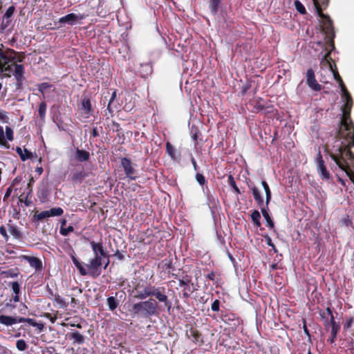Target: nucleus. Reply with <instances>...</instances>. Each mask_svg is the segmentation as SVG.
<instances>
[{
  "mask_svg": "<svg viewBox=\"0 0 354 354\" xmlns=\"http://www.w3.org/2000/svg\"><path fill=\"white\" fill-rule=\"evenodd\" d=\"M187 336L194 342H203L201 333L195 328L191 327L186 333Z\"/></svg>",
  "mask_w": 354,
  "mask_h": 354,
  "instance_id": "24",
  "label": "nucleus"
},
{
  "mask_svg": "<svg viewBox=\"0 0 354 354\" xmlns=\"http://www.w3.org/2000/svg\"><path fill=\"white\" fill-rule=\"evenodd\" d=\"M353 322H354V318L353 317L348 318L346 320V322H345V324H344V329L346 330L348 328L351 327L353 324Z\"/></svg>",
  "mask_w": 354,
  "mask_h": 354,
  "instance_id": "60",
  "label": "nucleus"
},
{
  "mask_svg": "<svg viewBox=\"0 0 354 354\" xmlns=\"http://www.w3.org/2000/svg\"><path fill=\"white\" fill-rule=\"evenodd\" d=\"M209 10L212 15H216L218 12V6L221 0H209Z\"/></svg>",
  "mask_w": 354,
  "mask_h": 354,
  "instance_id": "35",
  "label": "nucleus"
},
{
  "mask_svg": "<svg viewBox=\"0 0 354 354\" xmlns=\"http://www.w3.org/2000/svg\"><path fill=\"white\" fill-rule=\"evenodd\" d=\"M263 237L265 239L266 244L270 246L272 248V249L273 250V251L275 253H277V249L276 248V246L274 245V244L272 243V239L270 238V236L268 234H266L263 236Z\"/></svg>",
  "mask_w": 354,
  "mask_h": 354,
  "instance_id": "48",
  "label": "nucleus"
},
{
  "mask_svg": "<svg viewBox=\"0 0 354 354\" xmlns=\"http://www.w3.org/2000/svg\"><path fill=\"white\" fill-rule=\"evenodd\" d=\"M16 152L19 156L21 160L22 161H25L29 158H31L32 157V153L29 151L26 148L22 150L21 147H16Z\"/></svg>",
  "mask_w": 354,
  "mask_h": 354,
  "instance_id": "29",
  "label": "nucleus"
},
{
  "mask_svg": "<svg viewBox=\"0 0 354 354\" xmlns=\"http://www.w3.org/2000/svg\"><path fill=\"white\" fill-rule=\"evenodd\" d=\"M326 62L328 65H329V68L330 69V71H332L333 74V77H334V79L335 80H337V82L338 83L340 82V81H343L341 76L339 75L338 71H337V69L336 68V65L334 64V67L335 68H333V65L331 64L330 63V61H332V58L330 57V52H328L326 53L324 57H323V59H322V62Z\"/></svg>",
  "mask_w": 354,
  "mask_h": 354,
  "instance_id": "19",
  "label": "nucleus"
},
{
  "mask_svg": "<svg viewBox=\"0 0 354 354\" xmlns=\"http://www.w3.org/2000/svg\"><path fill=\"white\" fill-rule=\"evenodd\" d=\"M87 176L88 175L85 172L84 168L80 167L75 168L71 171L68 180L73 184H81Z\"/></svg>",
  "mask_w": 354,
  "mask_h": 354,
  "instance_id": "13",
  "label": "nucleus"
},
{
  "mask_svg": "<svg viewBox=\"0 0 354 354\" xmlns=\"http://www.w3.org/2000/svg\"><path fill=\"white\" fill-rule=\"evenodd\" d=\"M248 186L250 190L252 192L254 199L257 205L262 207L264 204V201L258 187H256L253 183H248Z\"/></svg>",
  "mask_w": 354,
  "mask_h": 354,
  "instance_id": "18",
  "label": "nucleus"
},
{
  "mask_svg": "<svg viewBox=\"0 0 354 354\" xmlns=\"http://www.w3.org/2000/svg\"><path fill=\"white\" fill-rule=\"evenodd\" d=\"M11 53L14 54L13 57L11 55L10 56L7 55V57L9 58V63L10 62L11 60H15L16 62H22L24 61V55H21V56H18L17 57H15V55L17 54V53L15 50H12Z\"/></svg>",
  "mask_w": 354,
  "mask_h": 354,
  "instance_id": "50",
  "label": "nucleus"
},
{
  "mask_svg": "<svg viewBox=\"0 0 354 354\" xmlns=\"http://www.w3.org/2000/svg\"><path fill=\"white\" fill-rule=\"evenodd\" d=\"M344 224L346 225V226H351L352 224H353V221L352 220L349 218L348 216H347L346 218H344Z\"/></svg>",
  "mask_w": 354,
  "mask_h": 354,
  "instance_id": "63",
  "label": "nucleus"
},
{
  "mask_svg": "<svg viewBox=\"0 0 354 354\" xmlns=\"http://www.w3.org/2000/svg\"><path fill=\"white\" fill-rule=\"evenodd\" d=\"M294 4L295 9L298 12H299L301 15H304L306 13V8L301 1H299V0H296Z\"/></svg>",
  "mask_w": 354,
  "mask_h": 354,
  "instance_id": "43",
  "label": "nucleus"
},
{
  "mask_svg": "<svg viewBox=\"0 0 354 354\" xmlns=\"http://www.w3.org/2000/svg\"><path fill=\"white\" fill-rule=\"evenodd\" d=\"M326 313L328 315H330V319H329V326H331V328L333 327V324L335 325H340L339 324L337 323L335 320V317L333 313V310L330 307H327L326 309Z\"/></svg>",
  "mask_w": 354,
  "mask_h": 354,
  "instance_id": "40",
  "label": "nucleus"
},
{
  "mask_svg": "<svg viewBox=\"0 0 354 354\" xmlns=\"http://www.w3.org/2000/svg\"><path fill=\"white\" fill-rule=\"evenodd\" d=\"M261 99L257 101L256 104L254 106L253 112L257 113L259 111H262L266 109V106L264 104L261 103Z\"/></svg>",
  "mask_w": 354,
  "mask_h": 354,
  "instance_id": "46",
  "label": "nucleus"
},
{
  "mask_svg": "<svg viewBox=\"0 0 354 354\" xmlns=\"http://www.w3.org/2000/svg\"><path fill=\"white\" fill-rule=\"evenodd\" d=\"M46 108L47 106L44 102H41L39 105L38 113L40 118L42 120L45 118Z\"/></svg>",
  "mask_w": 354,
  "mask_h": 354,
  "instance_id": "41",
  "label": "nucleus"
},
{
  "mask_svg": "<svg viewBox=\"0 0 354 354\" xmlns=\"http://www.w3.org/2000/svg\"><path fill=\"white\" fill-rule=\"evenodd\" d=\"M342 95L344 100L348 99V97H351L347 88L342 89Z\"/></svg>",
  "mask_w": 354,
  "mask_h": 354,
  "instance_id": "61",
  "label": "nucleus"
},
{
  "mask_svg": "<svg viewBox=\"0 0 354 354\" xmlns=\"http://www.w3.org/2000/svg\"><path fill=\"white\" fill-rule=\"evenodd\" d=\"M156 286L151 285L146 281L140 280L133 288V297L138 300H144L153 297Z\"/></svg>",
  "mask_w": 354,
  "mask_h": 354,
  "instance_id": "6",
  "label": "nucleus"
},
{
  "mask_svg": "<svg viewBox=\"0 0 354 354\" xmlns=\"http://www.w3.org/2000/svg\"><path fill=\"white\" fill-rule=\"evenodd\" d=\"M121 166L122 167L124 174L130 180H135L138 178V173L133 166L131 160L127 157L121 158Z\"/></svg>",
  "mask_w": 354,
  "mask_h": 354,
  "instance_id": "10",
  "label": "nucleus"
},
{
  "mask_svg": "<svg viewBox=\"0 0 354 354\" xmlns=\"http://www.w3.org/2000/svg\"><path fill=\"white\" fill-rule=\"evenodd\" d=\"M5 133L6 138L4 135L3 128V127L0 126V146H2L6 149H9L10 145L8 143L6 139L9 141H12L14 140V132L10 127L6 126Z\"/></svg>",
  "mask_w": 354,
  "mask_h": 354,
  "instance_id": "11",
  "label": "nucleus"
},
{
  "mask_svg": "<svg viewBox=\"0 0 354 354\" xmlns=\"http://www.w3.org/2000/svg\"><path fill=\"white\" fill-rule=\"evenodd\" d=\"M64 213V210L62 207H53L49 210L43 211L38 214H35L32 217V221L36 223L39 221H41L45 218H49L50 216H59L62 215Z\"/></svg>",
  "mask_w": 354,
  "mask_h": 354,
  "instance_id": "8",
  "label": "nucleus"
},
{
  "mask_svg": "<svg viewBox=\"0 0 354 354\" xmlns=\"http://www.w3.org/2000/svg\"><path fill=\"white\" fill-rule=\"evenodd\" d=\"M251 219L256 227L261 226V214L259 212L257 209H254L251 214Z\"/></svg>",
  "mask_w": 354,
  "mask_h": 354,
  "instance_id": "36",
  "label": "nucleus"
},
{
  "mask_svg": "<svg viewBox=\"0 0 354 354\" xmlns=\"http://www.w3.org/2000/svg\"><path fill=\"white\" fill-rule=\"evenodd\" d=\"M179 286L183 287V298L188 299L190 297V295L194 290H191V287L189 286V283L191 282L190 279L183 280L179 279Z\"/></svg>",
  "mask_w": 354,
  "mask_h": 354,
  "instance_id": "22",
  "label": "nucleus"
},
{
  "mask_svg": "<svg viewBox=\"0 0 354 354\" xmlns=\"http://www.w3.org/2000/svg\"><path fill=\"white\" fill-rule=\"evenodd\" d=\"M69 339L73 340V344H82L84 343L85 337L79 331L75 330L67 334Z\"/></svg>",
  "mask_w": 354,
  "mask_h": 354,
  "instance_id": "23",
  "label": "nucleus"
},
{
  "mask_svg": "<svg viewBox=\"0 0 354 354\" xmlns=\"http://www.w3.org/2000/svg\"><path fill=\"white\" fill-rule=\"evenodd\" d=\"M50 87H52V85L49 83L43 82L38 85V90L41 93L44 94L45 93V91Z\"/></svg>",
  "mask_w": 354,
  "mask_h": 354,
  "instance_id": "51",
  "label": "nucleus"
},
{
  "mask_svg": "<svg viewBox=\"0 0 354 354\" xmlns=\"http://www.w3.org/2000/svg\"><path fill=\"white\" fill-rule=\"evenodd\" d=\"M12 289L15 295H19L20 293V285L17 281H13L11 283Z\"/></svg>",
  "mask_w": 354,
  "mask_h": 354,
  "instance_id": "54",
  "label": "nucleus"
},
{
  "mask_svg": "<svg viewBox=\"0 0 354 354\" xmlns=\"http://www.w3.org/2000/svg\"><path fill=\"white\" fill-rule=\"evenodd\" d=\"M118 292H115V296L109 297L106 299L109 309L111 311H114L119 306V300L117 299Z\"/></svg>",
  "mask_w": 354,
  "mask_h": 354,
  "instance_id": "26",
  "label": "nucleus"
},
{
  "mask_svg": "<svg viewBox=\"0 0 354 354\" xmlns=\"http://www.w3.org/2000/svg\"><path fill=\"white\" fill-rule=\"evenodd\" d=\"M352 147L345 142L344 145H336L333 147V151L328 152V154L354 183V174L350 168V166L354 167V154L351 150Z\"/></svg>",
  "mask_w": 354,
  "mask_h": 354,
  "instance_id": "3",
  "label": "nucleus"
},
{
  "mask_svg": "<svg viewBox=\"0 0 354 354\" xmlns=\"http://www.w3.org/2000/svg\"><path fill=\"white\" fill-rule=\"evenodd\" d=\"M32 195V189H30L26 194L23 193L19 196V201L23 202L26 207H29L32 204V201L29 200V197L31 198Z\"/></svg>",
  "mask_w": 354,
  "mask_h": 354,
  "instance_id": "31",
  "label": "nucleus"
},
{
  "mask_svg": "<svg viewBox=\"0 0 354 354\" xmlns=\"http://www.w3.org/2000/svg\"><path fill=\"white\" fill-rule=\"evenodd\" d=\"M23 259L27 261L30 267L34 268L36 270L41 271L43 269L42 261L38 257L24 255Z\"/></svg>",
  "mask_w": 354,
  "mask_h": 354,
  "instance_id": "21",
  "label": "nucleus"
},
{
  "mask_svg": "<svg viewBox=\"0 0 354 354\" xmlns=\"http://www.w3.org/2000/svg\"><path fill=\"white\" fill-rule=\"evenodd\" d=\"M191 133H192V138L195 142V146H196L198 144V134H200V131L197 128H194L193 127H192Z\"/></svg>",
  "mask_w": 354,
  "mask_h": 354,
  "instance_id": "47",
  "label": "nucleus"
},
{
  "mask_svg": "<svg viewBox=\"0 0 354 354\" xmlns=\"http://www.w3.org/2000/svg\"><path fill=\"white\" fill-rule=\"evenodd\" d=\"M90 158L88 151L77 148L75 150V159L79 162H86Z\"/></svg>",
  "mask_w": 354,
  "mask_h": 354,
  "instance_id": "25",
  "label": "nucleus"
},
{
  "mask_svg": "<svg viewBox=\"0 0 354 354\" xmlns=\"http://www.w3.org/2000/svg\"><path fill=\"white\" fill-rule=\"evenodd\" d=\"M74 231V227L72 225H69L67 227H60L59 232L62 236H68L69 233Z\"/></svg>",
  "mask_w": 354,
  "mask_h": 354,
  "instance_id": "45",
  "label": "nucleus"
},
{
  "mask_svg": "<svg viewBox=\"0 0 354 354\" xmlns=\"http://www.w3.org/2000/svg\"><path fill=\"white\" fill-rule=\"evenodd\" d=\"M211 309L213 311L218 312L220 309V301L218 299H216L211 306Z\"/></svg>",
  "mask_w": 354,
  "mask_h": 354,
  "instance_id": "58",
  "label": "nucleus"
},
{
  "mask_svg": "<svg viewBox=\"0 0 354 354\" xmlns=\"http://www.w3.org/2000/svg\"><path fill=\"white\" fill-rule=\"evenodd\" d=\"M166 151L168 155L171 158V159L175 160V149L172 146V145L169 142L166 143Z\"/></svg>",
  "mask_w": 354,
  "mask_h": 354,
  "instance_id": "42",
  "label": "nucleus"
},
{
  "mask_svg": "<svg viewBox=\"0 0 354 354\" xmlns=\"http://www.w3.org/2000/svg\"><path fill=\"white\" fill-rule=\"evenodd\" d=\"M302 322H303L304 332L308 337V338L310 339L311 335H310V331H309V330H308V328L307 327L306 320L305 319H302Z\"/></svg>",
  "mask_w": 354,
  "mask_h": 354,
  "instance_id": "59",
  "label": "nucleus"
},
{
  "mask_svg": "<svg viewBox=\"0 0 354 354\" xmlns=\"http://www.w3.org/2000/svg\"><path fill=\"white\" fill-rule=\"evenodd\" d=\"M313 1L318 16L322 19V21H320L322 31L326 35V37L328 41L330 43L332 48H334L335 46L333 39L335 35L333 21L331 20L329 15H325L323 12V10L328 7L330 0Z\"/></svg>",
  "mask_w": 354,
  "mask_h": 354,
  "instance_id": "4",
  "label": "nucleus"
},
{
  "mask_svg": "<svg viewBox=\"0 0 354 354\" xmlns=\"http://www.w3.org/2000/svg\"><path fill=\"white\" fill-rule=\"evenodd\" d=\"M339 330H340V325L333 324V327H332V328H331L330 335L328 337V339H327V341L328 342H330V344L334 343L337 339V335L339 333Z\"/></svg>",
  "mask_w": 354,
  "mask_h": 354,
  "instance_id": "34",
  "label": "nucleus"
},
{
  "mask_svg": "<svg viewBox=\"0 0 354 354\" xmlns=\"http://www.w3.org/2000/svg\"><path fill=\"white\" fill-rule=\"evenodd\" d=\"M153 297H154V299L156 301L160 312L162 309H164L169 314L171 313L173 309L172 301L167 295L166 288L165 287H156Z\"/></svg>",
  "mask_w": 354,
  "mask_h": 354,
  "instance_id": "7",
  "label": "nucleus"
},
{
  "mask_svg": "<svg viewBox=\"0 0 354 354\" xmlns=\"http://www.w3.org/2000/svg\"><path fill=\"white\" fill-rule=\"evenodd\" d=\"M16 346L17 349L20 351H24L27 348V344L24 339H19L17 341Z\"/></svg>",
  "mask_w": 354,
  "mask_h": 354,
  "instance_id": "49",
  "label": "nucleus"
},
{
  "mask_svg": "<svg viewBox=\"0 0 354 354\" xmlns=\"http://www.w3.org/2000/svg\"><path fill=\"white\" fill-rule=\"evenodd\" d=\"M55 306H58L60 308H66L68 306V304L65 301V300L58 294H55L54 295V299H53Z\"/></svg>",
  "mask_w": 354,
  "mask_h": 354,
  "instance_id": "33",
  "label": "nucleus"
},
{
  "mask_svg": "<svg viewBox=\"0 0 354 354\" xmlns=\"http://www.w3.org/2000/svg\"><path fill=\"white\" fill-rule=\"evenodd\" d=\"M319 314L321 317V318L324 320V325L326 328H328L329 327V319H330V315H328L326 313L325 310H320L319 312Z\"/></svg>",
  "mask_w": 354,
  "mask_h": 354,
  "instance_id": "39",
  "label": "nucleus"
},
{
  "mask_svg": "<svg viewBox=\"0 0 354 354\" xmlns=\"http://www.w3.org/2000/svg\"><path fill=\"white\" fill-rule=\"evenodd\" d=\"M80 109L84 118L87 119L93 114L94 110L91 106V100L89 98L84 97L82 99Z\"/></svg>",
  "mask_w": 354,
  "mask_h": 354,
  "instance_id": "17",
  "label": "nucleus"
},
{
  "mask_svg": "<svg viewBox=\"0 0 354 354\" xmlns=\"http://www.w3.org/2000/svg\"><path fill=\"white\" fill-rule=\"evenodd\" d=\"M132 312L135 315L143 318H149L152 316H158L160 314L156 301L153 298L134 304L132 306Z\"/></svg>",
  "mask_w": 354,
  "mask_h": 354,
  "instance_id": "5",
  "label": "nucleus"
},
{
  "mask_svg": "<svg viewBox=\"0 0 354 354\" xmlns=\"http://www.w3.org/2000/svg\"><path fill=\"white\" fill-rule=\"evenodd\" d=\"M18 323V319L11 316L0 315V324L5 326H12Z\"/></svg>",
  "mask_w": 354,
  "mask_h": 354,
  "instance_id": "28",
  "label": "nucleus"
},
{
  "mask_svg": "<svg viewBox=\"0 0 354 354\" xmlns=\"http://www.w3.org/2000/svg\"><path fill=\"white\" fill-rule=\"evenodd\" d=\"M306 84L315 91H320L322 86L317 82L315 72L312 68H308L306 71Z\"/></svg>",
  "mask_w": 354,
  "mask_h": 354,
  "instance_id": "14",
  "label": "nucleus"
},
{
  "mask_svg": "<svg viewBox=\"0 0 354 354\" xmlns=\"http://www.w3.org/2000/svg\"><path fill=\"white\" fill-rule=\"evenodd\" d=\"M261 185L266 192V205L268 207L269 203L272 199V192L270 189V187L266 180L261 181Z\"/></svg>",
  "mask_w": 354,
  "mask_h": 354,
  "instance_id": "32",
  "label": "nucleus"
},
{
  "mask_svg": "<svg viewBox=\"0 0 354 354\" xmlns=\"http://www.w3.org/2000/svg\"><path fill=\"white\" fill-rule=\"evenodd\" d=\"M26 322L30 325L34 326L35 324V320L32 318H25V317H19L18 318V323H24Z\"/></svg>",
  "mask_w": 354,
  "mask_h": 354,
  "instance_id": "53",
  "label": "nucleus"
},
{
  "mask_svg": "<svg viewBox=\"0 0 354 354\" xmlns=\"http://www.w3.org/2000/svg\"><path fill=\"white\" fill-rule=\"evenodd\" d=\"M12 192V189L11 187H9L7 188L6 193L4 194V196H3V201H6L10 196Z\"/></svg>",
  "mask_w": 354,
  "mask_h": 354,
  "instance_id": "62",
  "label": "nucleus"
},
{
  "mask_svg": "<svg viewBox=\"0 0 354 354\" xmlns=\"http://www.w3.org/2000/svg\"><path fill=\"white\" fill-rule=\"evenodd\" d=\"M116 96H117V93H116V91L115 90L113 91L111 98H110L108 105H107V110L111 115L114 112L115 109H117V106H116V104L115 102Z\"/></svg>",
  "mask_w": 354,
  "mask_h": 354,
  "instance_id": "30",
  "label": "nucleus"
},
{
  "mask_svg": "<svg viewBox=\"0 0 354 354\" xmlns=\"http://www.w3.org/2000/svg\"><path fill=\"white\" fill-rule=\"evenodd\" d=\"M268 206L267 207L266 205V207H263L261 208V212L262 215L264 217L265 220L266 221L267 226L268 227H270V229H272L274 227V223L272 218L270 217V216L268 214Z\"/></svg>",
  "mask_w": 354,
  "mask_h": 354,
  "instance_id": "27",
  "label": "nucleus"
},
{
  "mask_svg": "<svg viewBox=\"0 0 354 354\" xmlns=\"http://www.w3.org/2000/svg\"><path fill=\"white\" fill-rule=\"evenodd\" d=\"M15 70L13 75L15 78V88L17 90H22L24 88V82L26 80L24 77L25 67L23 64H14Z\"/></svg>",
  "mask_w": 354,
  "mask_h": 354,
  "instance_id": "9",
  "label": "nucleus"
},
{
  "mask_svg": "<svg viewBox=\"0 0 354 354\" xmlns=\"http://www.w3.org/2000/svg\"><path fill=\"white\" fill-rule=\"evenodd\" d=\"M113 127L117 132H120L122 130L120 124L115 122H113Z\"/></svg>",
  "mask_w": 354,
  "mask_h": 354,
  "instance_id": "64",
  "label": "nucleus"
},
{
  "mask_svg": "<svg viewBox=\"0 0 354 354\" xmlns=\"http://www.w3.org/2000/svg\"><path fill=\"white\" fill-rule=\"evenodd\" d=\"M196 180L202 186L204 185L206 183L205 176L202 174H200V173H197L196 174Z\"/></svg>",
  "mask_w": 354,
  "mask_h": 354,
  "instance_id": "56",
  "label": "nucleus"
},
{
  "mask_svg": "<svg viewBox=\"0 0 354 354\" xmlns=\"http://www.w3.org/2000/svg\"><path fill=\"white\" fill-rule=\"evenodd\" d=\"M90 245L94 254V257L89 259L88 263L83 265L77 258L71 255V260L82 276L88 274L93 278L98 277L102 272L101 268L104 259L106 261L104 263V269H106L109 264V255L103 246L102 242L90 241Z\"/></svg>",
  "mask_w": 354,
  "mask_h": 354,
  "instance_id": "1",
  "label": "nucleus"
},
{
  "mask_svg": "<svg viewBox=\"0 0 354 354\" xmlns=\"http://www.w3.org/2000/svg\"><path fill=\"white\" fill-rule=\"evenodd\" d=\"M223 322L232 328H236L242 324V319L236 314L226 313L222 315Z\"/></svg>",
  "mask_w": 354,
  "mask_h": 354,
  "instance_id": "12",
  "label": "nucleus"
},
{
  "mask_svg": "<svg viewBox=\"0 0 354 354\" xmlns=\"http://www.w3.org/2000/svg\"><path fill=\"white\" fill-rule=\"evenodd\" d=\"M15 11V7L14 6H11L6 10L3 17L7 19H10L13 15Z\"/></svg>",
  "mask_w": 354,
  "mask_h": 354,
  "instance_id": "52",
  "label": "nucleus"
},
{
  "mask_svg": "<svg viewBox=\"0 0 354 354\" xmlns=\"http://www.w3.org/2000/svg\"><path fill=\"white\" fill-rule=\"evenodd\" d=\"M317 170L322 180H328L330 177L329 171L327 170L321 152L319 151L317 157Z\"/></svg>",
  "mask_w": 354,
  "mask_h": 354,
  "instance_id": "15",
  "label": "nucleus"
},
{
  "mask_svg": "<svg viewBox=\"0 0 354 354\" xmlns=\"http://www.w3.org/2000/svg\"><path fill=\"white\" fill-rule=\"evenodd\" d=\"M227 183L229 185L233 188V189L237 194H240L241 193L239 188L236 186V182L232 175L230 174L228 176Z\"/></svg>",
  "mask_w": 354,
  "mask_h": 354,
  "instance_id": "38",
  "label": "nucleus"
},
{
  "mask_svg": "<svg viewBox=\"0 0 354 354\" xmlns=\"http://www.w3.org/2000/svg\"><path fill=\"white\" fill-rule=\"evenodd\" d=\"M0 234L3 236L4 241L7 242L9 240V235L7 233L6 227L4 225H1L0 227Z\"/></svg>",
  "mask_w": 354,
  "mask_h": 354,
  "instance_id": "55",
  "label": "nucleus"
},
{
  "mask_svg": "<svg viewBox=\"0 0 354 354\" xmlns=\"http://www.w3.org/2000/svg\"><path fill=\"white\" fill-rule=\"evenodd\" d=\"M8 229L10 234L14 239L17 240H21L23 238V232L20 230L19 227L12 223V220H9L7 224Z\"/></svg>",
  "mask_w": 354,
  "mask_h": 354,
  "instance_id": "20",
  "label": "nucleus"
},
{
  "mask_svg": "<svg viewBox=\"0 0 354 354\" xmlns=\"http://www.w3.org/2000/svg\"><path fill=\"white\" fill-rule=\"evenodd\" d=\"M172 262L171 260L164 259L162 261V268L163 270H169L171 268Z\"/></svg>",
  "mask_w": 354,
  "mask_h": 354,
  "instance_id": "57",
  "label": "nucleus"
},
{
  "mask_svg": "<svg viewBox=\"0 0 354 354\" xmlns=\"http://www.w3.org/2000/svg\"><path fill=\"white\" fill-rule=\"evenodd\" d=\"M0 63L3 64L4 66L9 64V58L7 57V55L0 48ZM10 66L8 65L7 67H5V71H10Z\"/></svg>",
  "mask_w": 354,
  "mask_h": 354,
  "instance_id": "37",
  "label": "nucleus"
},
{
  "mask_svg": "<svg viewBox=\"0 0 354 354\" xmlns=\"http://www.w3.org/2000/svg\"><path fill=\"white\" fill-rule=\"evenodd\" d=\"M11 20L5 17H2V21L0 24V32H3L5 30L10 26Z\"/></svg>",
  "mask_w": 354,
  "mask_h": 354,
  "instance_id": "44",
  "label": "nucleus"
},
{
  "mask_svg": "<svg viewBox=\"0 0 354 354\" xmlns=\"http://www.w3.org/2000/svg\"><path fill=\"white\" fill-rule=\"evenodd\" d=\"M84 18V17L83 15H77L75 13H70L59 18L58 20V23L60 24L59 27H62V25L64 24H68L71 26H73L76 24L78 20H82Z\"/></svg>",
  "mask_w": 354,
  "mask_h": 354,
  "instance_id": "16",
  "label": "nucleus"
},
{
  "mask_svg": "<svg viewBox=\"0 0 354 354\" xmlns=\"http://www.w3.org/2000/svg\"><path fill=\"white\" fill-rule=\"evenodd\" d=\"M345 103L342 109V115L337 134V138L342 140L339 145H344V142L354 146V123L351 118V111L353 106L352 97L344 100Z\"/></svg>",
  "mask_w": 354,
  "mask_h": 354,
  "instance_id": "2",
  "label": "nucleus"
}]
</instances>
